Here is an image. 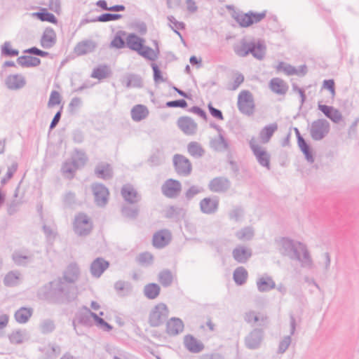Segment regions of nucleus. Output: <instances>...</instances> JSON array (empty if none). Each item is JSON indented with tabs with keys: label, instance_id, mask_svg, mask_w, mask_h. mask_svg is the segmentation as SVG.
Returning a JSON list of instances; mask_svg holds the SVG:
<instances>
[{
	"label": "nucleus",
	"instance_id": "obj_15",
	"mask_svg": "<svg viewBox=\"0 0 359 359\" xmlns=\"http://www.w3.org/2000/svg\"><path fill=\"white\" fill-rule=\"evenodd\" d=\"M178 128L187 135H194L197 131V123L189 116H181L177 121Z\"/></svg>",
	"mask_w": 359,
	"mask_h": 359
},
{
	"label": "nucleus",
	"instance_id": "obj_8",
	"mask_svg": "<svg viewBox=\"0 0 359 359\" xmlns=\"http://www.w3.org/2000/svg\"><path fill=\"white\" fill-rule=\"evenodd\" d=\"M74 231L79 236H86L93 229V224L86 214L81 212L76 215L73 223Z\"/></svg>",
	"mask_w": 359,
	"mask_h": 359
},
{
	"label": "nucleus",
	"instance_id": "obj_56",
	"mask_svg": "<svg viewBox=\"0 0 359 359\" xmlns=\"http://www.w3.org/2000/svg\"><path fill=\"white\" fill-rule=\"evenodd\" d=\"M79 167L74 163V161H66L62 167V171L64 174H67L69 179L73 178L75 171Z\"/></svg>",
	"mask_w": 359,
	"mask_h": 359
},
{
	"label": "nucleus",
	"instance_id": "obj_2",
	"mask_svg": "<svg viewBox=\"0 0 359 359\" xmlns=\"http://www.w3.org/2000/svg\"><path fill=\"white\" fill-rule=\"evenodd\" d=\"M276 243L283 256L298 261L302 268L309 270L314 268L313 260L305 244L286 237L280 238Z\"/></svg>",
	"mask_w": 359,
	"mask_h": 359
},
{
	"label": "nucleus",
	"instance_id": "obj_50",
	"mask_svg": "<svg viewBox=\"0 0 359 359\" xmlns=\"http://www.w3.org/2000/svg\"><path fill=\"white\" fill-rule=\"evenodd\" d=\"M126 34L124 31H118L113 40L111 41L110 46L113 48H116L117 49H121L126 46V41L123 39V36Z\"/></svg>",
	"mask_w": 359,
	"mask_h": 359
},
{
	"label": "nucleus",
	"instance_id": "obj_9",
	"mask_svg": "<svg viewBox=\"0 0 359 359\" xmlns=\"http://www.w3.org/2000/svg\"><path fill=\"white\" fill-rule=\"evenodd\" d=\"M94 314H95V313L91 311L90 309L86 306H83L82 309L76 314V318L73 320L72 325L77 335H81L82 332L78 330L76 322L83 326L91 327L93 324V322L94 321Z\"/></svg>",
	"mask_w": 359,
	"mask_h": 359
},
{
	"label": "nucleus",
	"instance_id": "obj_19",
	"mask_svg": "<svg viewBox=\"0 0 359 359\" xmlns=\"http://www.w3.org/2000/svg\"><path fill=\"white\" fill-rule=\"evenodd\" d=\"M97 46V43L93 40H83L76 45L74 51L79 56L84 55L94 52Z\"/></svg>",
	"mask_w": 359,
	"mask_h": 359
},
{
	"label": "nucleus",
	"instance_id": "obj_63",
	"mask_svg": "<svg viewBox=\"0 0 359 359\" xmlns=\"http://www.w3.org/2000/svg\"><path fill=\"white\" fill-rule=\"evenodd\" d=\"M203 191V189L201 187L193 185L189 187V189L185 192V197L187 200H191L195 196Z\"/></svg>",
	"mask_w": 359,
	"mask_h": 359
},
{
	"label": "nucleus",
	"instance_id": "obj_29",
	"mask_svg": "<svg viewBox=\"0 0 359 359\" xmlns=\"http://www.w3.org/2000/svg\"><path fill=\"white\" fill-rule=\"evenodd\" d=\"M210 147L213 150L219 152L229 149V144L222 134H219L218 137L211 139Z\"/></svg>",
	"mask_w": 359,
	"mask_h": 359
},
{
	"label": "nucleus",
	"instance_id": "obj_7",
	"mask_svg": "<svg viewBox=\"0 0 359 359\" xmlns=\"http://www.w3.org/2000/svg\"><path fill=\"white\" fill-rule=\"evenodd\" d=\"M238 109L243 114L252 116L255 104L252 94L249 90H242L238 96Z\"/></svg>",
	"mask_w": 359,
	"mask_h": 359
},
{
	"label": "nucleus",
	"instance_id": "obj_5",
	"mask_svg": "<svg viewBox=\"0 0 359 359\" xmlns=\"http://www.w3.org/2000/svg\"><path fill=\"white\" fill-rule=\"evenodd\" d=\"M266 11L262 13L249 11L246 13L234 11L232 13V17L241 27H248L262 21L266 17Z\"/></svg>",
	"mask_w": 359,
	"mask_h": 359
},
{
	"label": "nucleus",
	"instance_id": "obj_10",
	"mask_svg": "<svg viewBox=\"0 0 359 359\" xmlns=\"http://www.w3.org/2000/svg\"><path fill=\"white\" fill-rule=\"evenodd\" d=\"M173 165L176 172L181 176L187 177L192 171L190 161L182 154H175L172 158Z\"/></svg>",
	"mask_w": 359,
	"mask_h": 359
},
{
	"label": "nucleus",
	"instance_id": "obj_28",
	"mask_svg": "<svg viewBox=\"0 0 359 359\" xmlns=\"http://www.w3.org/2000/svg\"><path fill=\"white\" fill-rule=\"evenodd\" d=\"M184 343L185 347L191 353H197L204 348V345L192 335L185 336Z\"/></svg>",
	"mask_w": 359,
	"mask_h": 359
},
{
	"label": "nucleus",
	"instance_id": "obj_25",
	"mask_svg": "<svg viewBox=\"0 0 359 359\" xmlns=\"http://www.w3.org/2000/svg\"><path fill=\"white\" fill-rule=\"evenodd\" d=\"M184 330V323L178 318H171L166 323V333L170 336H175Z\"/></svg>",
	"mask_w": 359,
	"mask_h": 359
},
{
	"label": "nucleus",
	"instance_id": "obj_18",
	"mask_svg": "<svg viewBox=\"0 0 359 359\" xmlns=\"http://www.w3.org/2000/svg\"><path fill=\"white\" fill-rule=\"evenodd\" d=\"M200 210L206 215H212L215 213L219 208V199L217 196L213 198H204L200 201Z\"/></svg>",
	"mask_w": 359,
	"mask_h": 359
},
{
	"label": "nucleus",
	"instance_id": "obj_52",
	"mask_svg": "<svg viewBox=\"0 0 359 359\" xmlns=\"http://www.w3.org/2000/svg\"><path fill=\"white\" fill-rule=\"evenodd\" d=\"M12 257L13 262L18 266H26L32 261V256L23 255L18 252H14Z\"/></svg>",
	"mask_w": 359,
	"mask_h": 359
},
{
	"label": "nucleus",
	"instance_id": "obj_6",
	"mask_svg": "<svg viewBox=\"0 0 359 359\" xmlns=\"http://www.w3.org/2000/svg\"><path fill=\"white\" fill-rule=\"evenodd\" d=\"M330 130V124L325 118H318L313 121L309 128V134L315 141H320L327 136Z\"/></svg>",
	"mask_w": 359,
	"mask_h": 359
},
{
	"label": "nucleus",
	"instance_id": "obj_59",
	"mask_svg": "<svg viewBox=\"0 0 359 359\" xmlns=\"http://www.w3.org/2000/svg\"><path fill=\"white\" fill-rule=\"evenodd\" d=\"M244 79V76L241 73L237 72L233 81L228 83L226 89L229 90H236L243 83Z\"/></svg>",
	"mask_w": 359,
	"mask_h": 359
},
{
	"label": "nucleus",
	"instance_id": "obj_45",
	"mask_svg": "<svg viewBox=\"0 0 359 359\" xmlns=\"http://www.w3.org/2000/svg\"><path fill=\"white\" fill-rule=\"evenodd\" d=\"M233 280L238 285H243L248 278V271L243 266H239L235 269L233 274Z\"/></svg>",
	"mask_w": 359,
	"mask_h": 359
},
{
	"label": "nucleus",
	"instance_id": "obj_3",
	"mask_svg": "<svg viewBox=\"0 0 359 359\" xmlns=\"http://www.w3.org/2000/svg\"><path fill=\"white\" fill-rule=\"evenodd\" d=\"M144 39L135 33H130L126 37V46L129 49L136 51L140 56L148 60H156L159 54L158 48L155 51L151 48L144 46Z\"/></svg>",
	"mask_w": 359,
	"mask_h": 359
},
{
	"label": "nucleus",
	"instance_id": "obj_32",
	"mask_svg": "<svg viewBox=\"0 0 359 359\" xmlns=\"http://www.w3.org/2000/svg\"><path fill=\"white\" fill-rule=\"evenodd\" d=\"M257 289L260 292H266L276 287V283L271 277L266 276L261 277L257 280Z\"/></svg>",
	"mask_w": 359,
	"mask_h": 359
},
{
	"label": "nucleus",
	"instance_id": "obj_46",
	"mask_svg": "<svg viewBox=\"0 0 359 359\" xmlns=\"http://www.w3.org/2000/svg\"><path fill=\"white\" fill-rule=\"evenodd\" d=\"M110 73V69L107 65H100L93 69L91 74V77L102 80L108 77Z\"/></svg>",
	"mask_w": 359,
	"mask_h": 359
},
{
	"label": "nucleus",
	"instance_id": "obj_24",
	"mask_svg": "<svg viewBox=\"0 0 359 359\" xmlns=\"http://www.w3.org/2000/svg\"><path fill=\"white\" fill-rule=\"evenodd\" d=\"M109 262L102 257L96 258L90 264V272L93 276L99 278L109 267Z\"/></svg>",
	"mask_w": 359,
	"mask_h": 359
},
{
	"label": "nucleus",
	"instance_id": "obj_44",
	"mask_svg": "<svg viewBox=\"0 0 359 359\" xmlns=\"http://www.w3.org/2000/svg\"><path fill=\"white\" fill-rule=\"evenodd\" d=\"M188 153L193 157L198 158L205 154V150L197 142H191L187 145Z\"/></svg>",
	"mask_w": 359,
	"mask_h": 359
},
{
	"label": "nucleus",
	"instance_id": "obj_55",
	"mask_svg": "<svg viewBox=\"0 0 359 359\" xmlns=\"http://www.w3.org/2000/svg\"><path fill=\"white\" fill-rule=\"evenodd\" d=\"M143 86L142 77L137 74H130L128 76L127 88H141Z\"/></svg>",
	"mask_w": 359,
	"mask_h": 359
},
{
	"label": "nucleus",
	"instance_id": "obj_33",
	"mask_svg": "<svg viewBox=\"0 0 359 359\" xmlns=\"http://www.w3.org/2000/svg\"><path fill=\"white\" fill-rule=\"evenodd\" d=\"M186 215V210L182 208L171 205L168 207L165 212V216L168 219H174L180 220L184 218Z\"/></svg>",
	"mask_w": 359,
	"mask_h": 359
},
{
	"label": "nucleus",
	"instance_id": "obj_17",
	"mask_svg": "<svg viewBox=\"0 0 359 359\" xmlns=\"http://www.w3.org/2000/svg\"><path fill=\"white\" fill-rule=\"evenodd\" d=\"M250 146L258 163L261 165L269 168L270 156L266 151L262 149L258 144L253 143L252 140L250 142Z\"/></svg>",
	"mask_w": 359,
	"mask_h": 359
},
{
	"label": "nucleus",
	"instance_id": "obj_42",
	"mask_svg": "<svg viewBox=\"0 0 359 359\" xmlns=\"http://www.w3.org/2000/svg\"><path fill=\"white\" fill-rule=\"evenodd\" d=\"M299 140V142L297 144L300 150L305 156L306 161L310 163H313L314 162V156L310 144L307 143L304 138H300Z\"/></svg>",
	"mask_w": 359,
	"mask_h": 359
},
{
	"label": "nucleus",
	"instance_id": "obj_31",
	"mask_svg": "<svg viewBox=\"0 0 359 359\" xmlns=\"http://www.w3.org/2000/svg\"><path fill=\"white\" fill-rule=\"evenodd\" d=\"M79 274V269L76 264H70L65 271L64 272L63 277L61 278L64 281L74 285V283L77 280Z\"/></svg>",
	"mask_w": 359,
	"mask_h": 359
},
{
	"label": "nucleus",
	"instance_id": "obj_20",
	"mask_svg": "<svg viewBox=\"0 0 359 359\" xmlns=\"http://www.w3.org/2000/svg\"><path fill=\"white\" fill-rule=\"evenodd\" d=\"M171 240V234L168 230L163 229L155 233L153 236V245L162 248L168 245Z\"/></svg>",
	"mask_w": 359,
	"mask_h": 359
},
{
	"label": "nucleus",
	"instance_id": "obj_37",
	"mask_svg": "<svg viewBox=\"0 0 359 359\" xmlns=\"http://www.w3.org/2000/svg\"><path fill=\"white\" fill-rule=\"evenodd\" d=\"M40 351L44 353L45 359H55L60 354L61 348L56 344H49L43 348H40Z\"/></svg>",
	"mask_w": 359,
	"mask_h": 359
},
{
	"label": "nucleus",
	"instance_id": "obj_21",
	"mask_svg": "<svg viewBox=\"0 0 359 359\" xmlns=\"http://www.w3.org/2000/svg\"><path fill=\"white\" fill-rule=\"evenodd\" d=\"M5 84L10 90H18L25 86L26 80L21 74H11L6 79Z\"/></svg>",
	"mask_w": 359,
	"mask_h": 359
},
{
	"label": "nucleus",
	"instance_id": "obj_40",
	"mask_svg": "<svg viewBox=\"0 0 359 359\" xmlns=\"http://www.w3.org/2000/svg\"><path fill=\"white\" fill-rule=\"evenodd\" d=\"M167 19L169 21V27H170V29L180 38L181 41L184 43L185 41L183 39V36L182 34L178 31V29H184L186 27L185 24L183 22L177 21L172 15H168Z\"/></svg>",
	"mask_w": 359,
	"mask_h": 359
},
{
	"label": "nucleus",
	"instance_id": "obj_16",
	"mask_svg": "<svg viewBox=\"0 0 359 359\" xmlns=\"http://www.w3.org/2000/svg\"><path fill=\"white\" fill-rule=\"evenodd\" d=\"M121 194L124 201L129 204H135L141 200V196L134 187L130 184H124L122 187Z\"/></svg>",
	"mask_w": 359,
	"mask_h": 359
},
{
	"label": "nucleus",
	"instance_id": "obj_57",
	"mask_svg": "<svg viewBox=\"0 0 359 359\" xmlns=\"http://www.w3.org/2000/svg\"><path fill=\"white\" fill-rule=\"evenodd\" d=\"M1 55L6 57H15L19 55V50L11 48V43L6 41L1 48Z\"/></svg>",
	"mask_w": 359,
	"mask_h": 359
},
{
	"label": "nucleus",
	"instance_id": "obj_64",
	"mask_svg": "<svg viewBox=\"0 0 359 359\" xmlns=\"http://www.w3.org/2000/svg\"><path fill=\"white\" fill-rule=\"evenodd\" d=\"M291 341L290 336H285L279 343L277 353L279 354L284 353L289 348Z\"/></svg>",
	"mask_w": 359,
	"mask_h": 359
},
{
	"label": "nucleus",
	"instance_id": "obj_23",
	"mask_svg": "<svg viewBox=\"0 0 359 359\" xmlns=\"http://www.w3.org/2000/svg\"><path fill=\"white\" fill-rule=\"evenodd\" d=\"M232 256L237 262L244 264L251 257L252 250L245 246L238 245L233 250Z\"/></svg>",
	"mask_w": 359,
	"mask_h": 359
},
{
	"label": "nucleus",
	"instance_id": "obj_60",
	"mask_svg": "<svg viewBox=\"0 0 359 359\" xmlns=\"http://www.w3.org/2000/svg\"><path fill=\"white\" fill-rule=\"evenodd\" d=\"M239 240H250L254 236V231L250 227H245L236 233Z\"/></svg>",
	"mask_w": 359,
	"mask_h": 359
},
{
	"label": "nucleus",
	"instance_id": "obj_38",
	"mask_svg": "<svg viewBox=\"0 0 359 359\" xmlns=\"http://www.w3.org/2000/svg\"><path fill=\"white\" fill-rule=\"evenodd\" d=\"M17 62L22 67H35L40 65L41 60L36 57L22 55L18 57Z\"/></svg>",
	"mask_w": 359,
	"mask_h": 359
},
{
	"label": "nucleus",
	"instance_id": "obj_26",
	"mask_svg": "<svg viewBox=\"0 0 359 359\" xmlns=\"http://www.w3.org/2000/svg\"><path fill=\"white\" fill-rule=\"evenodd\" d=\"M56 43V34L53 28H46L41 39V45L43 48H50Z\"/></svg>",
	"mask_w": 359,
	"mask_h": 359
},
{
	"label": "nucleus",
	"instance_id": "obj_35",
	"mask_svg": "<svg viewBox=\"0 0 359 359\" xmlns=\"http://www.w3.org/2000/svg\"><path fill=\"white\" fill-rule=\"evenodd\" d=\"M271 90L278 95H284L286 93L288 86L283 80L279 78H273L270 81Z\"/></svg>",
	"mask_w": 359,
	"mask_h": 359
},
{
	"label": "nucleus",
	"instance_id": "obj_43",
	"mask_svg": "<svg viewBox=\"0 0 359 359\" xmlns=\"http://www.w3.org/2000/svg\"><path fill=\"white\" fill-rule=\"evenodd\" d=\"M32 15L42 22H48L53 24L57 22L56 17L53 13L48 12L46 8H41L39 11L32 13Z\"/></svg>",
	"mask_w": 359,
	"mask_h": 359
},
{
	"label": "nucleus",
	"instance_id": "obj_27",
	"mask_svg": "<svg viewBox=\"0 0 359 359\" xmlns=\"http://www.w3.org/2000/svg\"><path fill=\"white\" fill-rule=\"evenodd\" d=\"M258 60H262L266 54V46L263 41H251L249 48V54Z\"/></svg>",
	"mask_w": 359,
	"mask_h": 359
},
{
	"label": "nucleus",
	"instance_id": "obj_12",
	"mask_svg": "<svg viewBox=\"0 0 359 359\" xmlns=\"http://www.w3.org/2000/svg\"><path fill=\"white\" fill-rule=\"evenodd\" d=\"M92 191L95 197V203L100 207H104L108 202L109 191L102 184L95 183L91 186Z\"/></svg>",
	"mask_w": 359,
	"mask_h": 359
},
{
	"label": "nucleus",
	"instance_id": "obj_53",
	"mask_svg": "<svg viewBox=\"0 0 359 359\" xmlns=\"http://www.w3.org/2000/svg\"><path fill=\"white\" fill-rule=\"evenodd\" d=\"M74 153L75 155L72 158V161H74L79 168L83 166L88 160L86 153L78 149H74Z\"/></svg>",
	"mask_w": 359,
	"mask_h": 359
},
{
	"label": "nucleus",
	"instance_id": "obj_54",
	"mask_svg": "<svg viewBox=\"0 0 359 359\" xmlns=\"http://www.w3.org/2000/svg\"><path fill=\"white\" fill-rule=\"evenodd\" d=\"M20 273L18 271H10L4 278V284L8 287L15 286L18 284Z\"/></svg>",
	"mask_w": 359,
	"mask_h": 359
},
{
	"label": "nucleus",
	"instance_id": "obj_51",
	"mask_svg": "<svg viewBox=\"0 0 359 359\" xmlns=\"http://www.w3.org/2000/svg\"><path fill=\"white\" fill-rule=\"evenodd\" d=\"M39 329L42 334H46L53 332L55 329L54 320L51 319H45L39 325Z\"/></svg>",
	"mask_w": 359,
	"mask_h": 359
},
{
	"label": "nucleus",
	"instance_id": "obj_22",
	"mask_svg": "<svg viewBox=\"0 0 359 359\" xmlns=\"http://www.w3.org/2000/svg\"><path fill=\"white\" fill-rule=\"evenodd\" d=\"M318 109L322 111L327 118H330L334 123H338L340 122V121H341V114L338 109L334 108L333 107L318 104Z\"/></svg>",
	"mask_w": 359,
	"mask_h": 359
},
{
	"label": "nucleus",
	"instance_id": "obj_4",
	"mask_svg": "<svg viewBox=\"0 0 359 359\" xmlns=\"http://www.w3.org/2000/svg\"><path fill=\"white\" fill-rule=\"evenodd\" d=\"M169 315L168 306L164 303L156 304L150 311L149 324L151 327H157L164 324Z\"/></svg>",
	"mask_w": 359,
	"mask_h": 359
},
{
	"label": "nucleus",
	"instance_id": "obj_58",
	"mask_svg": "<svg viewBox=\"0 0 359 359\" xmlns=\"http://www.w3.org/2000/svg\"><path fill=\"white\" fill-rule=\"evenodd\" d=\"M122 15L118 13H104L96 17V20L102 22L114 21L122 18Z\"/></svg>",
	"mask_w": 359,
	"mask_h": 359
},
{
	"label": "nucleus",
	"instance_id": "obj_49",
	"mask_svg": "<svg viewBox=\"0 0 359 359\" xmlns=\"http://www.w3.org/2000/svg\"><path fill=\"white\" fill-rule=\"evenodd\" d=\"M158 281L165 287L172 285L173 276L172 272L168 269H165L158 273Z\"/></svg>",
	"mask_w": 359,
	"mask_h": 359
},
{
	"label": "nucleus",
	"instance_id": "obj_13",
	"mask_svg": "<svg viewBox=\"0 0 359 359\" xmlns=\"http://www.w3.org/2000/svg\"><path fill=\"white\" fill-rule=\"evenodd\" d=\"M181 190V183L178 180L173 179L167 180L161 187L162 194L169 198L177 197Z\"/></svg>",
	"mask_w": 359,
	"mask_h": 359
},
{
	"label": "nucleus",
	"instance_id": "obj_41",
	"mask_svg": "<svg viewBox=\"0 0 359 359\" xmlns=\"http://www.w3.org/2000/svg\"><path fill=\"white\" fill-rule=\"evenodd\" d=\"M161 287L157 283H149L144 287L143 292L149 299H155L160 294Z\"/></svg>",
	"mask_w": 359,
	"mask_h": 359
},
{
	"label": "nucleus",
	"instance_id": "obj_34",
	"mask_svg": "<svg viewBox=\"0 0 359 359\" xmlns=\"http://www.w3.org/2000/svg\"><path fill=\"white\" fill-rule=\"evenodd\" d=\"M131 117L135 121H140L149 115L147 107L142 104H137L131 109Z\"/></svg>",
	"mask_w": 359,
	"mask_h": 359
},
{
	"label": "nucleus",
	"instance_id": "obj_30",
	"mask_svg": "<svg viewBox=\"0 0 359 359\" xmlns=\"http://www.w3.org/2000/svg\"><path fill=\"white\" fill-rule=\"evenodd\" d=\"M95 173L97 177L103 180H109L113 177L112 168L109 163H98L95 168Z\"/></svg>",
	"mask_w": 359,
	"mask_h": 359
},
{
	"label": "nucleus",
	"instance_id": "obj_47",
	"mask_svg": "<svg viewBox=\"0 0 359 359\" xmlns=\"http://www.w3.org/2000/svg\"><path fill=\"white\" fill-rule=\"evenodd\" d=\"M114 288L120 296L129 294L132 290L131 284L129 282L118 280L115 283Z\"/></svg>",
	"mask_w": 359,
	"mask_h": 359
},
{
	"label": "nucleus",
	"instance_id": "obj_36",
	"mask_svg": "<svg viewBox=\"0 0 359 359\" xmlns=\"http://www.w3.org/2000/svg\"><path fill=\"white\" fill-rule=\"evenodd\" d=\"M278 130L276 123L269 124L264 127L259 133V137L262 143L266 144L269 142L273 133Z\"/></svg>",
	"mask_w": 359,
	"mask_h": 359
},
{
	"label": "nucleus",
	"instance_id": "obj_48",
	"mask_svg": "<svg viewBox=\"0 0 359 359\" xmlns=\"http://www.w3.org/2000/svg\"><path fill=\"white\" fill-rule=\"evenodd\" d=\"M139 208L137 206H129L123 205L121 208L122 215L130 219H135L139 215Z\"/></svg>",
	"mask_w": 359,
	"mask_h": 359
},
{
	"label": "nucleus",
	"instance_id": "obj_14",
	"mask_svg": "<svg viewBox=\"0 0 359 359\" xmlns=\"http://www.w3.org/2000/svg\"><path fill=\"white\" fill-rule=\"evenodd\" d=\"M230 180L224 177H217L209 182L208 189L215 193H225L231 187Z\"/></svg>",
	"mask_w": 359,
	"mask_h": 359
},
{
	"label": "nucleus",
	"instance_id": "obj_62",
	"mask_svg": "<svg viewBox=\"0 0 359 359\" xmlns=\"http://www.w3.org/2000/svg\"><path fill=\"white\" fill-rule=\"evenodd\" d=\"M244 215L243 209L241 206L234 207L229 213L230 219L238 222Z\"/></svg>",
	"mask_w": 359,
	"mask_h": 359
},
{
	"label": "nucleus",
	"instance_id": "obj_61",
	"mask_svg": "<svg viewBox=\"0 0 359 359\" xmlns=\"http://www.w3.org/2000/svg\"><path fill=\"white\" fill-rule=\"evenodd\" d=\"M250 42H243L241 46L234 47V52L240 57H245L249 54Z\"/></svg>",
	"mask_w": 359,
	"mask_h": 359
},
{
	"label": "nucleus",
	"instance_id": "obj_1",
	"mask_svg": "<svg viewBox=\"0 0 359 359\" xmlns=\"http://www.w3.org/2000/svg\"><path fill=\"white\" fill-rule=\"evenodd\" d=\"M77 295V289L74 285L57 278L41 287L37 292L40 299L50 303L65 304L74 300Z\"/></svg>",
	"mask_w": 359,
	"mask_h": 359
},
{
	"label": "nucleus",
	"instance_id": "obj_11",
	"mask_svg": "<svg viewBox=\"0 0 359 359\" xmlns=\"http://www.w3.org/2000/svg\"><path fill=\"white\" fill-rule=\"evenodd\" d=\"M264 337L263 329H253L245 338V346L250 350L257 349L260 347Z\"/></svg>",
	"mask_w": 359,
	"mask_h": 359
},
{
	"label": "nucleus",
	"instance_id": "obj_39",
	"mask_svg": "<svg viewBox=\"0 0 359 359\" xmlns=\"http://www.w3.org/2000/svg\"><path fill=\"white\" fill-rule=\"evenodd\" d=\"M33 313L32 308L21 307L15 313L14 317L16 321L19 323H26L31 318Z\"/></svg>",
	"mask_w": 359,
	"mask_h": 359
}]
</instances>
